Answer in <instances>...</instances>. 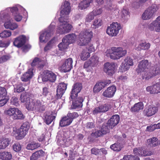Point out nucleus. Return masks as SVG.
<instances>
[{
    "mask_svg": "<svg viewBox=\"0 0 160 160\" xmlns=\"http://www.w3.org/2000/svg\"><path fill=\"white\" fill-rule=\"evenodd\" d=\"M73 101L71 108L72 109H76L77 108H80L82 106V103L84 100L83 96L81 95L76 97Z\"/></svg>",
    "mask_w": 160,
    "mask_h": 160,
    "instance_id": "nucleus-23",
    "label": "nucleus"
},
{
    "mask_svg": "<svg viewBox=\"0 0 160 160\" xmlns=\"http://www.w3.org/2000/svg\"><path fill=\"white\" fill-rule=\"evenodd\" d=\"M127 51L121 47H113L107 50L106 56L113 60H118L125 56Z\"/></svg>",
    "mask_w": 160,
    "mask_h": 160,
    "instance_id": "nucleus-2",
    "label": "nucleus"
},
{
    "mask_svg": "<svg viewBox=\"0 0 160 160\" xmlns=\"http://www.w3.org/2000/svg\"><path fill=\"white\" fill-rule=\"evenodd\" d=\"M116 87L115 86H112L108 87L103 92L102 95L104 97L111 98L115 94L116 91Z\"/></svg>",
    "mask_w": 160,
    "mask_h": 160,
    "instance_id": "nucleus-24",
    "label": "nucleus"
},
{
    "mask_svg": "<svg viewBox=\"0 0 160 160\" xmlns=\"http://www.w3.org/2000/svg\"><path fill=\"white\" fill-rule=\"evenodd\" d=\"M98 58L96 55L92 56L90 59L85 62L83 68L88 72L92 71L93 68L97 66L98 62Z\"/></svg>",
    "mask_w": 160,
    "mask_h": 160,
    "instance_id": "nucleus-10",
    "label": "nucleus"
},
{
    "mask_svg": "<svg viewBox=\"0 0 160 160\" xmlns=\"http://www.w3.org/2000/svg\"><path fill=\"white\" fill-rule=\"evenodd\" d=\"M133 63L132 59L130 57L126 58L124 61L122 62L119 71L122 73L128 70L130 67L133 66Z\"/></svg>",
    "mask_w": 160,
    "mask_h": 160,
    "instance_id": "nucleus-14",
    "label": "nucleus"
},
{
    "mask_svg": "<svg viewBox=\"0 0 160 160\" xmlns=\"http://www.w3.org/2000/svg\"><path fill=\"white\" fill-rule=\"evenodd\" d=\"M9 139L2 138L0 139V150L5 149L9 144Z\"/></svg>",
    "mask_w": 160,
    "mask_h": 160,
    "instance_id": "nucleus-40",
    "label": "nucleus"
},
{
    "mask_svg": "<svg viewBox=\"0 0 160 160\" xmlns=\"http://www.w3.org/2000/svg\"><path fill=\"white\" fill-rule=\"evenodd\" d=\"M29 94L28 92L23 93L22 94L20 98V99L21 102H25L26 103V102L29 101V100H30L31 98L29 97Z\"/></svg>",
    "mask_w": 160,
    "mask_h": 160,
    "instance_id": "nucleus-44",
    "label": "nucleus"
},
{
    "mask_svg": "<svg viewBox=\"0 0 160 160\" xmlns=\"http://www.w3.org/2000/svg\"><path fill=\"white\" fill-rule=\"evenodd\" d=\"M92 12L95 16L101 14L102 12V10L101 8H96Z\"/></svg>",
    "mask_w": 160,
    "mask_h": 160,
    "instance_id": "nucleus-56",
    "label": "nucleus"
},
{
    "mask_svg": "<svg viewBox=\"0 0 160 160\" xmlns=\"http://www.w3.org/2000/svg\"><path fill=\"white\" fill-rule=\"evenodd\" d=\"M10 155L9 152H0V158L4 160H10Z\"/></svg>",
    "mask_w": 160,
    "mask_h": 160,
    "instance_id": "nucleus-48",
    "label": "nucleus"
},
{
    "mask_svg": "<svg viewBox=\"0 0 160 160\" xmlns=\"http://www.w3.org/2000/svg\"><path fill=\"white\" fill-rule=\"evenodd\" d=\"M160 74V67L157 65L151 67L147 73L142 75V79L148 80L153 77Z\"/></svg>",
    "mask_w": 160,
    "mask_h": 160,
    "instance_id": "nucleus-9",
    "label": "nucleus"
},
{
    "mask_svg": "<svg viewBox=\"0 0 160 160\" xmlns=\"http://www.w3.org/2000/svg\"><path fill=\"white\" fill-rule=\"evenodd\" d=\"M93 33L89 30L85 29L82 31L78 36V44L80 46L85 45L89 42L92 37Z\"/></svg>",
    "mask_w": 160,
    "mask_h": 160,
    "instance_id": "nucleus-6",
    "label": "nucleus"
},
{
    "mask_svg": "<svg viewBox=\"0 0 160 160\" xmlns=\"http://www.w3.org/2000/svg\"><path fill=\"white\" fill-rule=\"evenodd\" d=\"M111 128H109L108 125L107 124V125H103L102 126L101 131L103 134H105L109 132V130Z\"/></svg>",
    "mask_w": 160,
    "mask_h": 160,
    "instance_id": "nucleus-52",
    "label": "nucleus"
},
{
    "mask_svg": "<svg viewBox=\"0 0 160 160\" xmlns=\"http://www.w3.org/2000/svg\"><path fill=\"white\" fill-rule=\"evenodd\" d=\"M14 150L16 152H18L20 150L21 148L20 144L18 143H15L13 146Z\"/></svg>",
    "mask_w": 160,
    "mask_h": 160,
    "instance_id": "nucleus-58",
    "label": "nucleus"
},
{
    "mask_svg": "<svg viewBox=\"0 0 160 160\" xmlns=\"http://www.w3.org/2000/svg\"><path fill=\"white\" fill-rule=\"evenodd\" d=\"M146 90L147 91L149 92L150 94L158 93L155 84L153 85L147 87L146 88Z\"/></svg>",
    "mask_w": 160,
    "mask_h": 160,
    "instance_id": "nucleus-46",
    "label": "nucleus"
},
{
    "mask_svg": "<svg viewBox=\"0 0 160 160\" xmlns=\"http://www.w3.org/2000/svg\"><path fill=\"white\" fill-rule=\"evenodd\" d=\"M119 116L118 115H113L108 121L107 124L109 128H112L116 125L119 122Z\"/></svg>",
    "mask_w": 160,
    "mask_h": 160,
    "instance_id": "nucleus-28",
    "label": "nucleus"
},
{
    "mask_svg": "<svg viewBox=\"0 0 160 160\" xmlns=\"http://www.w3.org/2000/svg\"><path fill=\"white\" fill-rule=\"evenodd\" d=\"M33 69L32 68L28 69V71L24 73L21 77V79L23 82H27L29 81L32 78L33 74Z\"/></svg>",
    "mask_w": 160,
    "mask_h": 160,
    "instance_id": "nucleus-29",
    "label": "nucleus"
},
{
    "mask_svg": "<svg viewBox=\"0 0 160 160\" xmlns=\"http://www.w3.org/2000/svg\"><path fill=\"white\" fill-rule=\"evenodd\" d=\"M123 147V145L122 143L117 142L111 145L110 148L114 151L119 152Z\"/></svg>",
    "mask_w": 160,
    "mask_h": 160,
    "instance_id": "nucleus-37",
    "label": "nucleus"
},
{
    "mask_svg": "<svg viewBox=\"0 0 160 160\" xmlns=\"http://www.w3.org/2000/svg\"><path fill=\"white\" fill-rule=\"evenodd\" d=\"M43 154V152L42 150L38 151L33 153L31 156L30 160H37L38 158L42 156Z\"/></svg>",
    "mask_w": 160,
    "mask_h": 160,
    "instance_id": "nucleus-38",
    "label": "nucleus"
},
{
    "mask_svg": "<svg viewBox=\"0 0 160 160\" xmlns=\"http://www.w3.org/2000/svg\"><path fill=\"white\" fill-rule=\"evenodd\" d=\"M11 117L14 120L22 119L25 118L21 111L18 108H11Z\"/></svg>",
    "mask_w": 160,
    "mask_h": 160,
    "instance_id": "nucleus-18",
    "label": "nucleus"
},
{
    "mask_svg": "<svg viewBox=\"0 0 160 160\" xmlns=\"http://www.w3.org/2000/svg\"><path fill=\"white\" fill-rule=\"evenodd\" d=\"M158 110V107L150 106L146 108L144 110V112L147 116L150 117L155 114Z\"/></svg>",
    "mask_w": 160,
    "mask_h": 160,
    "instance_id": "nucleus-30",
    "label": "nucleus"
},
{
    "mask_svg": "<svg viewBox=\"0 0 160 160\" xmlns=\"http://www.w3.org/2000/svg\"><path fill=\"white\" fill-rule=\"evenodd\" d=\"M104 84L102 82H98L94 86L93 88V92L94 93H98L104 88Z\"/></svg>",
    "mask_w": 160,
    "mask_h": 160,
    "instance_id": "nucleus-36",
    "label": "nucleus"
},
{
    "mask_svg": "<svg viewBox=\"0 0 160 160\" xmlns=\"http://www.w3.org/2000/svg\"><path fill=\"white\" fill-rule=\"evenodd\" d=\"M72 59L71 58L63 60L61 67V70L64 72L69 71L72 67Z\"/></svg>",
    "mask_w": 160,
    "mask_h": 160,
    "instance_id": "nucleus-16",
    "label": "nucleus"
},
{
    "mask_svg": "<svg viewBox=\"0 0 160 160\" xmlns=\"http://www.w3.org/2000/svg\"><path fill=\"white\" fill-rule=\"evenodd\" d=\"M71 120L67 116L64 117L60 120L59 125L61 127L68 126L72 122Z\"/></svg>",
    "mask_w": 160,
    "mask_h": 160,
    "instance_id": "nucleus-32",
    "label": "nucleus"
},
{
    "mask_svg": "<svg viewBox=\"0 0 160 160\" xmlns=\"http://www.w3.org/2000/svg\"><path fill=\"white\" fill-rule=\"evenodd\" d=\"M80 56L81 60L85 61L90 57V53L87 50H84L81 53Z\"/></svg>",
    "mask_w": 160,
    "mask_h": 160,
    "instance_id": "nucleus-43",
    "label": "nucleus"
},
{
    "mask_svg": "<svg viewBox=\"0 0 160 160\" xmlns=\"http://www.w3.org/2000/svg\"><path fill=\"white\" fill-rule=\"evenodd\" d=\"M40 146V144L35 141H32L28 143L27 146L28 150H32Z\"/></svg>",
    "mask_w": 160,
    "mask_h": 160,
    "instance_id": "nucleus-39",
    "label": "nucleus"
},
{
    "mask_svg": "<svg viewBox=\"0 0 160 160\" xmlns=\"http://www.w3.org/2000/svg\"><path fill=\"white\" fill-rule=\"evenodd\" d=\"M148 28L151 31L160 32V16L149 25Z\"/></svg>",
    "mask_w": 160,
    "mask_h": 160,
    "instance_id": "nucleus-20",
    "label": "nucleus"
},
{
    "mask_svg": "<svg viewBox=\"0 0 160 160\" xmlns=\"http://www.w3.org/2000/svg\"><path fill=\"white\" fill-rule=\"evenodd\" d=\"M9 58V57L8 55H3L0 57V63H3L7 61Z\"/></svg>",
    "mask_w": 160,
    "mask_h": 160,
    "instance_id": "nucleus-60",
    "label": "nucleus"
},
{
    "mask_svg": "<svg viewBox=\"0 0 160 160\" xmlns=\"http://www.w3.org/2000/svg\"><path fill=\"white\" fill-rule=\"evenodd\" d=\"M7 95L6 89L4 87H0V98L5 97Z\"/></svg>",
    "mask_w": 160,
    "mask_h": 160,
    "instance_id": "nucleus-51",
    "label": "nucleus"
},
{
    "mask_svg": "<svg viewBox=\"0 0 160 160\" xmlns=\"http://www.w3.org/2000/svg\"><path fill=\"white\" fill-rule=\"evenodd\" d=\"M93 0H83L79 4V9L81 10H84L89 7L90 4L92 3Z\"/></svg>",
    "mask_w": 160,
    "mask_h": 160,
    "instance_id": "nucleus-31",
    "label": "nucleus"
},
{
    "mask_svg": "<svg viewBox=\"0 0 160 160\" xmlns=\"http://www.w3.org/2000/svg\"><path fill=\"white\" fill-rule=\"evenodd\" d=\"M155 86L156 87V90L158 93H160V79L158 80V82H157L155 84Z\"/></svg>",
    "mask_w": 160,
    "mask_h": 160,
    "instance_id": "nucleus-64",
    "label": "nucleus"
},
{
    "mask_svg": "<svg viewBox=\"0 0 160 160\" xmlns=\"http://www.w3.org/2000/svg\"><path fill=\"white\" fill-rule=\"evenodd\" d=\"M77 36L74 33L68 34L66 35L63 38L69 44L74 42Z\"/></svg>",
    "mask_w": 160,
    "mask_h": 160,
    "instance_id": "nucleus-33",
    "label": "nucleus"
},
{
    "mask_svg": "<svg viewBox=\"0 0 160 160\" xmlns=\"http://www.w3.org/2000/svg\"><path fill=\"white\" fill-rule=\"evenodd\" d=\"M9 98H4L0 100V107L4 106L9 101Z\"/></svg>",
    "mask_w": 160,
    "mask_h": 160,
    "instance_id": "nucleus-63",
    "label": "nucleus"
},
{
    "mask_svg": "<svg viewBox=\"0 0 160 160\" xmlns=\"http://www.w3.org/2000/svg\"><path fill=\"white\" fill-rule=\"evenodd\" d=\"M71 11L70 3L67 1H64L61 8V17L59 19V22L56 30L57 33L61 34H65L71 30L72 26L69 23L68 17Z\"/></svg>",
    "mask_w": 160,
    "mask_h": 160,
    "instance_id": "nucleus-1",
    "label": "nucleus"
},
{
    "mask_svg": "<svg viewBox=\"0 0 160 160\" xmlns=\"http://www.w3.org/2000/svg\"><path fill=\"white\" fill-rule=\"evenodd\" d=\"M11 12L12 18L18 22H20L22 19L23 17L21 15L22 12L27 14L25 9L19 4L15 5L11 8Z\"/></svg>",
    "mask_w": 160,
    "mask_h": 160,
    "instance_id": "nucleus-5",
    "label": "nucleus"
},
{
    "mask_svg": "<svg viewBox=\"0 0 160 160\" xmlns=\"http://www.w3.org/2000/svg\"><path fill=\"white\" fill-rule=\"evenodd\" d=\"M56 75L50 71L46 70L44 72V75L43 76H39L38 78V81L40 79L43 82L49 81L51 82H54L56 80Z\"/></svg>",
    "mask_w": 160,
    "mask_h": 160,
    "instance_id": "nucleus-13",
    "label": "nucleus"
},
{
    "mask_svg": "<svg viewBox=\"0 0 160 160\" xmlns=\"http://www.w3.org/2000/svg\"><path fill=\"white\" fill-rule=\"evenodd\" d=\"M122 17L125 18L128 16L129 14V12L128 8H124L122 11Z\"/></svg>",
    "mask_w": 160,
    "mask_h": 160,
    "instance_id": "nucleus-57",
    "label": "nucleus"
},
{
    "mask_svg": "<svg viewBox=\"0 0 160 160\" xmlns=\"http://www.w3.org/2000/svg\"><path fill=\"white\" fill-rule=\"evenodd\" d=\"M55 42V38H53L48 43L47 45L44 48V50L47 51L51 48L54 45Z\"/></svg>",
    "mask_w": 160,
    "mask_h": 160,
    "instance_id": "nucleus-49",
    "label": "nucleus"
},
{
    "mask_svg": "<svg viewBox=\"0 0 160 160\" xmlns=\"http://www.w3.org/2000/svg\"><path fill=\"white\" fill-rule=\"evenodd\" d=\"M133 153L136 155L139 156H146L151 155L153 153V152H148L144 148H135L133 150Z\"/></svg>",
    "mask_w": 160,
    "mask_h": 160,
    "instance_id": "nucleus-17",
    "label": "nucleus"
},
{
    "mask_svg": "<svg viewBox=\"0 0 160 160\" xmlns=\"http://www.w3.org/2000/svg\"><path fill=\"white\" fill-rule=\"evenodd\" d=\"M56 113L52 111H48L45 112L43 116L44 122L47 124H50L55 118Z\"/></svg>",
    "mask_w": 160,
    "mask_h": 160,
    "instance_id": "nucleus-19",
    "label": "nucleus"
},
{
    "mask_svg": "<svg viewBox=\"0 0 160 160\" xmlns=\"http://www.w3.org/2000/svg\"><path fill=\"white\" fill-rule=\"evenodd\" d=\"M10 36V31L8 30H4L0 33V37L2 38H7Z\"/></svg>",
    "mask_w": 160,
    "mask_h": 160,
    "instance_id": "nucleus-53",
    "label": "nucleus"
},
{
    "mask_svg": "<svg viewBox=\"0 0 160 160\" xmlns=\"http://www.w3.org/2000/svg\"><path fill=\"white\" fill-rule=\"evenodd\" d=\"M44 102L42 100L31 99L25 103L26 108L29 111L42 112L45 110Z\"/></svg>",
    "mask_w": 160,
    "mask_h": 160,
    "instance_id": "nucleus-3",
    "label": "nucleus"
},
{
    "mask_svg": "<svg viewBox=\"0 0 160 160\" xmlns=\"http://www.w3.org/2000/svg\"><path fill=\"white\" fill-rule=\"evenodd\" d=\"M57 142L58 145L63 147H68L71 143V141L69 139L65 138H62V139L61 140H58L57 139Z\"/></svg>",
    "mask_w": 160,
    "mask_h": 160,
    "instance_id": "nucleus-34",
    "label": "nucleus"
},
{
    "mask_svg": "<svg viewBox=\"0 0 160 160\" xmlns=\"http://www.w3.org/2000/svg\"><path fill=\"white\" fill-rule=\"evenodd\" d=\"M147 142L148 145L151 147L156 146L158 144V139L156 137H153L148 139Z\"/></svg>",
    "mask_w": 160,
    "mask_h": 160,
    "instance_id": "nucleus-41",
    "label": "nucleus"
},
{
    "mask_svg": "<svg viewBox=\"0 0 160 160\" xmlns=\"http://www.w3.org/2000/svg\"><path fill=\"white\" fill-rule=\"evenodd\" d=\"M116 65L113 63L107 62L104 65L103 71L109 76H112L115 71Z\"/></svg>",
    "mask_w": 160,
    "mask_h": 160,
    "instance_id": "nucleus-15",
    "label": "nucleus"
},
{
    "mask_svg": "<svg viewBox=\"0 0 160 160\" xmlns=\"http://www.w3.org/2000/svg\"><path fill=\"white\" fill-rule=\"evenodd\" d=\"M150 46V44L149 43L145 42L138 41L134 45V49L137 51L146 50H148Z\"/></svg>",
    "mask_w": 160,
    "mask_h": 160,
    "instance_id": "nucleus-21",
    "label": "nucleus"
},
{
    "mask_svg": "<svg viewBox=\"0 0 160 160\" xmlns=\"http://www.w3.org/2000/svg\"><path fill=\"white\" fill-rule=\"evenodd\" d=\"M150 64L148 61L147 60H144L140 62L138 65V68L136 71L138 74L142 73V75L143 73H147L148 70L150 68Z\"/></svg>",
    "mask_w": 160,
    "mask_h": 160,
    "instance_id": "nucleus-12",
    "label": "nucleus"
},
{
    "mask_svg": "<svg viewBox=\"0 0 160 160\" xmlns=\"http://www.w3.org/2000/svg\"><path fill=\"white\" fill-rule=\"evenodd\" d=\"M2 19L4 22V26L6 29H10V17L9 12L7 10L4 11L2 14Z\"/></svg>",
    "mask_w": 160,
    "mask_h": 160,
    "instance_id": "nucleus-25",
    "label": "nucleus"
},
{
    "mask_svg": "<svg viewBox=\"0 0 160 160\" xmlns=\"http://www.w3.org/2000/svg\"><path fill=\"white\" fill-rule=\"evenodd\" d=\"M69 45L67 41L63 38L62 39V42L58 44V47L60 50L62 51L67 48Z\"/></svg>",
    "mask_w": 160,
    "mask_h": 160,
    "instance_id": "nucleus-45",
    "label": "nucleus"
},
{
    "mask_svg": "<svg viewBox=\"0 0 160 160\" xmlns=\"http://www.w3.org/2000/svg\"><path fill=\"white\" fill-rule=\"evenodd\" d=\"M22 85L21 83H19L14 85V92H20L23 91L25 88L22 87Z\"/></svg>",
    "mask_w": 160,
    "mask_h": 160,
    "instance_id": "nucleus-47",
    "label": "nucleus"
},
{
    "mask_svg": "<svg viewBox=\"0 0 160 160\" xmlns=\"http://www.w3.org/2000/svg\"><path fill=\"white\" fill-rule=\"evenodd\" d=\"M116 8V6L112 3H109L105 6V8L108 10H112Z\"/></svg>",
    "mask_w": 160,
    "mask_h": 160,
    "instance_id": "nucleus-62",
    "label": "nucleus"
},
{
    "mask_svg": "<svg viewBox=\"0 0 160 160\" xmlns=\"http://www.w3.org/2000/svg\"><path fill=\"white\" fill-rule=\"evenodd\" d=\"M143 104L142 102H140L135 103L131 108L132 112H138L143 109Z\"/></svg>",
    "mask_w": 160,
    "mask_h": 160,
    "instance_id": "nucleus-35",
    "label": "nucleus"
},
{
    "mask_svg": "<svg viewBox=\"0 0 160 160\" xmlns=\"http://www.w3.org/2000/svg\"><path fill=\"white\" fill-rule=\"evenodd\" d=\"M158 9V7L155 4L148 7L142 14V19L144 20H148L153 18Z\"/></svg>",
    "mask_w": 160,
    "mask_h": 160,
    "instance_id": "nucleus-8",
    "label": "nucleus"
},
{
    "mask_svg": "<svg viewBox=\"0 0 160 160\" xmlns=\"http://www.w3.org/2000/svg\"><path fill=\"white\" fill-rule=\"evenodd\" d=\"M22 49L23 52H28L31 48L30 45L28 44L24 45L22 46Z\"/></svg>",
    "mask_w": 160,
    "mask_h": 160,
    "instance_id": "nucleus-61",
    "label": "nucleus"
},
{
    "mask_svg": "<svg viewBox=\"0 0 160 160\" xmlns=\"http://www.w3.org/2000/svg\"><path fill=\"white\" fill-rule=\"evenodd\" d=\"M55 26V23L54 22H52L47 29L41 32L39 38L41 42H46L48 41L50 37L53 33Z\"/></svg>",
    "mask_w": 160,
    "mask_h": 160,
    "instance_id": "nucleus-7",
    "label": "nucleus"
},
{
    "mask_svg": "<svg viewBox=\"0 0 160 160\" xmlns=\"http://www.w3.org/2000/svg\"><path fill=\"white\" fill-rule=\"evenodd\" d=\"M95 16L92 12L89 13L87 16L85 21L87 22H90L94 18Z\"/></svg>",
    "mask_w": 160,
    "mask_h": 160,
    "instance_id": "nucleus-54",
    "label": "nucleus"
},
{
    "mask_svg": "<svg viewBox=\"0 0 160 160\" xmlns=\"http://www.w3.org/2000/svg\"><path fill=\"white\" fill-rule=\"evenodd\" d=\"M11 100V103L12 104L17 106L18 105V101L17 97H12Z\"/></svg>",
    "mask_w": 160,
    "mask_h": 160,
    "instance_id": "nucleus-59",
    "label": "nucleus"
},
{
    "mask_svg": "<svg viewBox=\"0 0 160 160\" xmlns=\"http://www.w3.org/2000/svg\"><path fill=\"white\" fill-rule=\"evenodd\" d=\"M30 126L28 122H25L23 123L20 128L17 129L13 128L12 134L16 139L20 140L23 138L26 135L29 128Z\"/></svg>",
    "mask_w": 160,
    "mask_h": 160,
    "instance_id": "nucleus-4",
    "label": "nucleus"
},
{
    "mask_svg": "<svg viewBox=\"0 0 160 160\" xmlns=\"http://www.w3.org/2000/svg\"><path fill=\"white\" fill-rule=\"evenodd\" d=\"M67 88V84L64 83H60L59 84L57 90V95L58 98H60L62 96Z\"/></svg>",
    "mask_w": 160,
    "mask_h": 160,
    "instance_id": "nucleus-27",
    "label": "nucleus"
},
{
    "mask_svg": "<svg viewBox=\"0 0 160 160\" xmlns=\"http://www.w3.org/2000/svg\"><path fill=\"white\" fill-rule=\"evenodd\" d=\"M102 24V21L100 18L95 19L93 22L92 24L91 25L92 28L96 29L98 28Z\"/></svg>",
    "mask_w": 160,
    "mask_h": 160,
    "instance_id": "nucleus-42",
    "label": "nucleus"
},
{
    "mask_svg": "<svg viewBox=\"0 0 160 160\" xmlns=\"http://www.w3.org/2000/svg\"><path fill=\"white\" fill-rule=\"evenodd\" d=\"M26 42V37L24 35H21L16 38L13 42V44L18 48H20L22 47Z\"/></svg>",
    "mask_w": 160,
    "mask_h": 160,
    "instance_id": "nucleus-26",
    "label": "nucleus"
},
{
    "mask_svg": "<svg viewBox=\"0 0 160 160\" xmlns=\"http://www.w3.org/2000/svg\"><path fill=\"white\" fill-rule=\"evenodd\" d=\"M101 112H105L111 108V106L108 104H104L99 106Z\"/></svg>",
    "mask_w": 160,
    "mask_h": 160,
    "instance_id": "nucleus-50",
    "label": "nucleus"
},
{
    "mask_svg": "<svg viewBox=\"0 0 160 160\" xmlns=\"http://www.w3.org/2000/svg\"><path fill=\"white\" fill-rule=\"evenodd\" d=\"M82 87V84L80 83H76L73 85L70 95L72 99H74L78 96V94L80 92Z\"/></svg>",
    "mask_w": 160,
    "mask_h": 160,
    "instance_id": "nucleus-22",
    "label": "nucleus"
},
{
    "mask_svg": "<svg viewBox=\"0 0 160 160\" xmlns=\"http://www.w3.org/2000/svg\"><path fill=\"white\" fill-rule=\"evenodd\" d=\"M121 28L120 24L117 22H113L107 28V33L110 36H116L118 34Z\"/></svg>",
    "mask_w": 160,
    "mask_h": 160,
    "instance_id": "nucleus-11",
    "label": "nucleus"
},
{
    "mask_svg": "<svg viewBox=\"0 0 160 160\" xmlns=\"http://www.w3.org/2000/svg\"><path fill=\"white\" fill-rule=\"evenodd\" d=\"M67 116L72 120V122L73 119L77 118L78 116V113L76 112H73V113H68Z\"/></svg>",
    "mask_w": 160,
    "mask_h": 160,
    "instance_id": "nucleus-55",
    "label": "nucleus"
}]
</instances>
